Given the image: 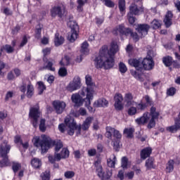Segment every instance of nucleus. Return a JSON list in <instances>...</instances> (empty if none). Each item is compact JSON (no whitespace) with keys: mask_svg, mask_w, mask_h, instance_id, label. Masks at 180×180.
I'll use <instances>...</instances> for the list:
<instances>
[{"mask_svg":"<svg viewBox=\"0 0 180 180\" xmlns=\"http://www.w3.org/2000/svg\"><path fill=\"white\" fill-rule=\"evenodd\" d=\"M136 113H137V108L131 107L129 108L128 115H129V116H134V115H136Z\"/></svg>","mask_w":180,"mask_h":180,"instance_id":"51","label":"nucleus"},{"mask_svg":"<svg viewBox=\"0 0 180 180\" xmlns=\"http://www.w3.org/2000/svg\"><path fill=\"white\" fill-rule=\"evenodd\" d=\"M19 30H20V27L19 25H17V26L12 30L13 34H16V33H18V32H19Z\"/></svg>","mask_w":180,"mask_h":180,"instance_id":"63","label":"nucleus"},{"mask_svg":"<svg viewBox=\"0 0 180 180\" xmlns=\"http://www.w3.org/2000/svg\"><path fill=\"white\" fill-rule=\"evenodd\" d=\"M105 136L108 139L112 140V146L115 148L119 147V143L120 142V139H122V134H120L119 131L112 128V127H107Z\"/></svg>","mask_w":180,"mask_h":180,"instance_id":"9","label":"nucleus"},{"mask_svg":"<svg viewBox=\"0 0 180 180\" xmlns=\"http://www.w3.org/2000/svg\"><path fill=\"white\" fill-rule=\"evenodd\" d=\"M51 51V49L50 48H46L45 49L43 50L44 53V61L45 62L44 66L41 68L40 70H49V71H56V68H53V62L49 60L47 61V59L46 58V56H49Z\"/></svg>","mask_w":180,"mask_h":180,"instance_id":"15","label":"nucleus"},{"mask_svg":"<svg viewBox=\"0 0 180 180\" xmlns=\"http://www.w3.org/2000/svg\"><path fill=\"white\" fill-rule=\"evenodd\" d=\"M31 165L33 168L37 169L41 167V161L37 158H34L31 160Z\"/></svg>","mask_w":180,"mask_h":180,"instance_id":"32","label":"nucleus"},{"mask_svg":"<svg viewBox=\"0 0 180 180\" xmlns=\"http://www.w3.org/2000/svg\"><path fill=\"white\" fill-rule=\"evenodd\" d=\"M146 167L147 169H153L155 168V166H154V159L149 158L146 162Z\"/></svg>","mask_w":180,"mask_h":180,"instance_id":"36","label":"nucleus"},{"mask_svg":"<svg viewBox=\"0 0 180 180\" xmlns=\"http://www.w3.org/2000/svg\"><path fill=\"white\" fill-rule=\"evenodd\" d=\"M129 65H131V67L136 68L135 70H131V74L136 78V79H139L141 82H144L145 79H147V76L143 73V65H141V63L139 60L137 59H129L128 61Z\"/></svg>","mask_w":180,"mask_h":180,"instance_id":"6","label":"nucleus"},{"mask_svg":"<svg viewBox=\"0 0 180 180\" xmlns=\"http://www.w3.org/2000/svg\"><path fill=\"white\" fill-rule=\"evenodd\" d=\"M109 102L105 98H99L94 103V108H106Z\"/></svg>","mask_w":180,"mask_h":180,"instance_id":"25","label":"nucleus"},{"mask_svg":"<svg viewBox=\"0 0 180 180\" xmlns=\"http://www.w3.org/2000/svg\"><path fill=\"white\" fill-rule=\"evenodd\" d=\"M141 101L143 103H146V106H151V105H153V100L148 95L143 96Z\"/></svg>","mask_w":180,"mask_h":180,"instance_id":"35","label":"nucleus"},{"mask_svg":"<svg viewBox=\"0 0 180 180\" xmlns=\"http://www.w3.org/2000/svg\"><path fill=\"white\" fill-rule=\"evenodd\" d=\"M124 102H126L127 106H131L134 101H133V94L131 93H127L124 96Z\"/></svg>","mask_w":180,"mask_h":180,"instance_id":"29","label":"nucleus"},{"mask_svg":"<svg viewBox=\"0 0 180 180\" xmlns=\"http://www.w3.org/2000/svg\"><path fill=\"white\" fill-rule=\"evenodd\" d=\"M58 129L61 133H64V131H65V124H59Z\"/></svg>","mask_w":180,"mask_h":180,"instance_id":"61","label":"nucleus"},{"mask_svg":"<svg viewBox=\"0 0 180 180\" xmlns=\"http://www.w3.org/2000/svg\"><path fill=\"white\" fill-rule=\"evenodd\" d=\"M172 12L167 11V13L165 15V18L164 19V22L166 26V27H169L171 25H172Z\"/></svg>","mask_w":180,"mask_h":180,"instance_id":"26","label":"nucleus"},{"mask_svg":"<svg viewBox=\"0 0 180 180\" xmlns=\"http://www.w3.org/2000/svg\"><path fill=\"white\" fill-rule=\"evenodd\" d=\"M12 168H13V171L14 172H18L19 171L20 168H22V165L19 162H12Z\"/></svg>","mask_w":180,"mask_h":180,"instance_id":"40","label":"nucleus"},{"mask_svg":"<svg viewBox=\"0 0 180 180\" xmlns=\"http://www.w3.org/2000/svg\"><path fill=\"white\" fill-rule=\"evenodd\" d=\"M27 98H32L33 96L34 89L33 88V85L31 84L27 86Z\"/></svg>","mask_w":180,"mask_h":180,"instance_id":"38","label":"nucleus"},{"mask_svg":"<svg viewBox=\"0 0 180 180\" xmlns=\"http://www.w3.org/2000/svg\"><path fill=\"white\" fill-rule=\"evenodd\" d=\"M112 34H115V36H117V34H120V36H131L132 39L134 40V41H139V35L137 33H133L131 30L129 28H125L124 25H120L115 27L112 30Z\"/></svg>","mask_w":180,"mask_h":180,"instance_id":"8","label":"nucleus"},{"mask_svg":"<svg viewBox=\"0 0 180 180\" xmlns=\"http://www.w3.org/2000/svg\"><path fill=\"white\" fill-rule=\"evenodd\" d=\"M151 153H153V150L150 148H146L141 151V160H146V158H148L150 155H151Z\"/></svg>","mask_w":180,"mask_h":180,"instance_id":"27","label":"nucleus"},{"mask_svg":"<svg viewBox=\"0 0 180 180\" xmlns=\"http://www.w3.org/2000/svg\"><path fill=\"white\" fill-rule=\"evenodd\" d=\"M37 84H38L39 94L41 95V94H43V92L46 89V85H44V83H43V82H38Z\"/></svg>","mask_w":180,"mask_h":180,"instance_id":"39","label":"nucleus"},{"mask_svg":"<svg viewBox=\"0 0 180 180\" xmlns=\"http://www.w3.org/2000/svg\"><path fill=\"white\" fill-rule=\"evenodd\" d=\"M141 65L146 71H151V70L154 68L155 63H154L153 58L149 57L143 58Z\"/></svg>","mask_w":180,"mask_h":180,"instance_id":"19","label":"nucleus"},{"mask_svg":"<svg viewBox=\"0 0 180 180\" xmlns=\"http://www.w3.org/2000/svg\"><path fill=\"white\" fill-rule=\"evenodd\" d=\"M174 164L175 162L172 160L168 161L167 164L166 165V172L171 173L174 171Z\"/></svg>","mask_w":180,"mask_h":180,"instance_id":"33","label":"nucleus"},{"mask_svg":"<svg viewBox=\"0 0 180 180\" xmlns=\"http://www.w3.org/2000/svg\"><path fill=\"white\" fill-rule=\"evenodd\" d=\"M148 107L147 104L142 103L141 101L139 103L136 104L137 110H145Z\"/></svg>","mask_w":180,"mask_h":180,"instance_id":"43","label":"nucleus"},{"mask_svg":"<svg viewBox=\"0 0 180 180\" xmlns=\"http://www.w3.org/2000/svg\"><path fill=\"white\" fill-rule=\"evenodd\" d=\"M93 120V117H88L86 118L82 125H77V122H75L74 118L70 115H68L65 119V123L68 127V134L69 136H74V133H75L76 130L77 136H79L82 130H83V131H86V130L89 129Z\"/></svg>","mask_w":180,"mask_h":180,"instance_id":"3","label":"nucleus"},{"mask_svg":"<svg viewBox=\"0 0 180 180\" xmlns=\"http://www.w3.org/2000/svg\"><path fill=\"white\" fill-rule=\"evenodd\" d=\"M172 64L174 68H180V65L178 63V61L173 60Z\"/></svg>","mask_w":180,"mask_h":180,"instance_id":"64","label":"nucleus"},{"mask_svg":"<svg viewBox=\"0 0 180 180\" xmlns=\"http://www.w3.org/2000/svg\"><path fill=\"white\" fill-rule=\"evenodd\" d=\"M13 96V92L8 91L6 95V101H8L10 98H12Z\"/></svg>","mask_w":180,"mask_h":180,"instance_id":"62","label":"nucleus"},{"mask_svg":"<svg viewBox=\"0 0 180 180\" xmlns=\"http://www.w3.org/2000/svg\"><path fill=\"white\" fill-rule=\"evenodd\" d=\"M68 26L71 29L68 36V40H69L70 43H74V41L78 39V30H79V27H78V24L75 21H69Z\"/></svg>","mask_w":180,"mask_h":180,"instance_id":"10","label":"nucleus"},{"mask_svg":"<svg viewBox=\"0 0 180 180\" xmlns=\"http://www.w3.org/2000/svg\"><path fill=\"white\" fill-rule=\"evenodd\" d=\"M35 37L37 39H40L41 37V27L37 28L36 34H35Z\"/></svg>","mask_w":180,"mask_h":180,"instance_id":"56","label":"nucleus"},{"mask_svg":"<svg viewBox=\"0 0 180 180\" xmlns=\"http://www.w3.org/2000/svg\"><path fill=\"white\" fill-rule=\"evenodd\" d=\"M85 116V115H86V110H85V108H81L79 111L78 113H75L74 114V116H75V117H78V116Z\"/></svg>","mask_w":180,"mask_h":180,"instance_id":"48","label":"nucleus"},{"mask_svg":"<svg viewBox=\"0 0 180 180\" xmlns=\"http://www.w3.org/2000/svg\"><path fill=\"white\" fill-rule=\"evenodd\" d=\"M41 178L42 180H50V172L46 171L41 174Z\"/></svg>","mask_w":180,"mask_h":180,"instance_id":"50","label":"nucleus"},{"mask_svg":"<svg viewBox=\"0 0 180 180\" xmlns=\"http://www.w3.org/2000/svg\"><path fill=\"white\" fill-rule=\"evenodd\" d=\"M144 12L143 6L138 7L136 4H131L129 7V13H128V20L130 25H134L136 22V18L133 17L134 15H141Z\"/></svg>","mask_w":180,"mask_h":180,"instance_id":"12","label":"nucleus"},{"mask_svg":"<svg viewBox=\"0 0 180 180\" xmlns=\"http://www.w3.org/2000/svg\"><path fill=\"white\" fill-rule=\"evenodd\" d=\"M88 154L90 157H94L96 154V149H89L88 150Z\"/></svg>","mask_w":180,"mask_h":180,"instance_id":"58","label":"nucleus"},{"mask_svg":"<svg viewBox=\"0 0 180 180\" xmlns=\"http://www.w3.org/2000/svg\"><path fill=\"white\" fill-rule=\"evenodd\" d=\"M14 142L15 144H21L22 143V139H20V136H15L14 138Z\"/></svg>","mask_w":180,"mask_h":180,"instance_id":"59","label":"nucleus"},{"mask_svg":"<svg viewBox=\"0 0 180 180\" xmlns=\"http://www.w3.org/2000/svg\"><path fill=\"white\" fill-rule=\"evenodd\" d=\"M32 143L35 147H41V153H47L49 149L55 146V154L53 156H49V161L51 164H54L56 161L68 158L70 157V150L67 148H63V142L60 140L53 141L51 138L47 135H41V136H34L32 139ZM58 153V151L61 150Z\"/></svg>","mask_w":180,"mask_h":180,"instance_id":"1","label":"nucleus"},{"mask_svg":"<svg viewBox=\"0 0 180 180\" xmlns=\"http://www.w3.org/2000/svg\"><path fill=\"white\" fill-rule=\"evenodd\" d=\"M115 164H116V156L115 155H112L110 158L108 159L107 165L110 168H115Z\"/></svg>","mask_w":180,"mask_h":180,"instance_id":"31","label":"nucleus"},{"mask_svg":"<svg viewBox=\"0 0 180 180\" xmlns=\"http://www.w3.org/2000/svg\"><path fill=\"white\" fill-rule=\"evenodd\" d=\"M52 105L58 115H61V113L65 110V108L67 107L65 102L61 101H53Z\"/></svg>","mask_w":180,"mask_h":180,"instance_id":"17","label":"nucleus"},{"mask_svg":"<svg viewBox=\"0 0 180 180\" xmlns=\"http://www.w3.org/2000/svg\"><path fill=\"white\" fill-rule=\"evenodd\" d=\"M58 75L60 77H65L67 75V69L61 68L58 71Z\"/></svg>","mask_w":180,"mask_h":180,"instance_id":"55","label":"nucleus"},{"mask_svg":"<svg viewBox=\"0 0 180 180\" xmlns=\"http://www.w3.org/2000/svg\"><path fill=\"white\" fill-rule=\"evenodd\" d=\"M119 51V46L117 42H112L110 50L108 46L104 45L100 49L99 55L94 60L96 68H105L110 70L115 65V54Z\"/></svg>","mask_w":180,"mask_h":180,"instance_id":"2","label":"nucleus"},{"mask_svg":"<svg viewBox=\"0 0 180 180\" xmlns=\"http://www.w3.org/2000/svg\"><path fill=\"white\" fill-rule=\"evenodd\" d=\"M131 162H129V159L126 157H123L122 158V168H127L128 165H130Z\"/></svg>","mask_w":180,"mask_h":180,"instance_id":"42","label":"nucleus"},{"mask_svg":"<svg viewBox=\"0 0 180 180\" xmlns=\"http://www.w3.org/2000/svg\"><path fill=\"white\" fill-rule=\"evenodd\" d=\"M119 70L122 74H124L127 71V67L124 63L120 62L119 64Z\"/></svg>","mask_w":180,"mask_h":180,"instance_id":"44","label":"nucleus"},{"mask_svg":"<svg viewBox=\"0 0 180 180\" xmlns=\"http://www.w3.org/2000/svg\"><path fill=\"white\" fill-rule=\"evenodd\" d=\"M119 9L122 13V15H124L126 13V1L120 0L119 1Z\"/></svg>","mask_w":180,"mask_h":180,"instance_id":"34","label":"nucleus"},{"mask_svg":"<svg viewBox=\"0 0 180 180\" xmlns=\"http://www.w3.org/2000/svg\"><path fill=\"white\" fill-rule=\"evenodd\" d=\"M86 88H83L80 92L81 96H86V105H91V101L94 100V95H95V88L96 85L92 82V77L90 75L85 77Z\"/></svg>","mask_w":180,"mask_h":180,"instance_id":"5","label":"nucleus"},{"mask_svg":"<svg viewBox=\"0 0 180 180\" xmlns=\"http://www.w3.org/2000/svg\"><path fill=\"white\" fill-rule=\"evenodd\" d=\"M94 165L96 168V172L99 178H101L102 180H109L110 176H112V170H108L106 173L102 171V165H101V160H98L94 162Z\"/></svg>","mask_w":180,"mask_h":180,"instance_id":"13","label":"nucleus"},{"mask_svg":"<svg viewBox=\"0 0 180 180\" xmlns=\"http://www.w3.org/2000/svg\"><path fill=\"white\" fill-rule=\"evenodd\" d=\"M180 129V112L179 115V119L175 120V124L174 126L167 127L166 130L167 131H170V133H175V131H178Z\"/></svg>","mask_w":180,"mask_h":180,"instance_id":"24","label":"nucleus"},{"mask_svg":"<svg viewBox=\"0 0 180 180\" xmlns=\"http://www.w3.org/2000/svg\"><path fill=\"white\" fill-rule=\"evenodd\" d=\"M151 27H153V29H160V27H161V22L155 19L151 22Z\"/></svg>","mask_w":180,"mask_h":180,"instance_id":"41","label":"nucleus"},{"mask_svg":"<svg viewBox=\"0 0 180 180\" xmlns=\"http://www.w3.org/2000/svg\"><path fill=\"white\" fill-rule=\"evenodd\" d=\"M29 39V37L27 35L22 36L21 42L20 44V47H23L24 46H26L27 44V40Z\"/></svg>","mask_w":180,"mask_h":180,"instance_id":"49","label":"nucleus"},{"mask_svg":"<svg viewBox=\"0 0 180 180\" xmlns=\"http://www.w3.org/2000/svg\"><path fill=\"white\" fill-rule=\"evenodd\" d=\"M72 101L73 102V103H75V106H82V105H84V106H86V108H87L89 112H90L91 113L95 112V109H94V108H92L90 105H86V101L85 98H82V96H81V95H79V94H74L72 95L71 97Z\"/></svg>","mask_w":180,"mask_h":180,"instance_id":"11","label":"nucleus"},{"mask_svg":"<svg viewBox=\"0 0 180 180\" xmlns=\"http://www.w3.org/2000/svg\"><path fill=\"white\" fill-rule=\"evenodd\" d=\"M172 57L165 56L162 58V63L166 67H171L173 63Z\"/></svg>","mask_w":180,"mask_h":180,"instance_id":"30","label":"nucleus"},{"mask_svg":"<svg viewBox=\"0 0 180 180\" xmlns=\"http://www.w3.org/2000/svg\"><path fill=\"white\" fill-rule=\"evenodd\" d=\"M160 112L157 111L155 107H151L150 112H146L143 114L141 117L135 120L137 124H147L148 129H153L155 126V120L158 119Z\"/></svg>","mask_w":180,"mask_h":180,"instance_id":"4","label":"nucleus"},{"mask_svg":"<svg viewBox=\"0 0 180 180\" xmlns=\"http://www.w3.org/2000/svg\"><path fill=\"white\" fill-rule=\"evenodd\" d=\"M39 130L41 131H46V120H41L39 124Z\"/></svg>","mask_w":180,"mask_h":180,"instance_id":"52","label":"nucleus"},{"mask_svg":"<svg viewBox=\"0 0 180 180\" xmlns=\"http://www.w3.org/2000/svg\"><path fill=\"white\" fill-rule=\"evenodd\" d=\"M9 151H11V145L8 144L7 141H4L0 146V157L2 158L1 161H0V168H5V167L11 165L8 156Z\"/></svg>","mask_w":180,"mask_h":180,"instance_id":"7","label":"nucleus"},{"mask_svg":"<svg viewBox=\"0 0 180 180\" xmlns=\"http://www.w3.org/2000/svg\"><path fill=\"white\" fill-rule=\"evenodd\" d=\"M136 30L141 34V37H144L148 34V30H150V25L147 24H139L137 25Z\"/></svg>","mask_w":180,"mask_h":180,"instance_id":"23","label":"nucleus"},{"mask_svg":"<svg viewBox=\"0 0 180 180\" xmlns=\"http://www.w3.org/2000/svg\"><path fill=\"white\" fill-rule=\"evenodd\" d=\"M104 4L108 8H113L115 6V3L110 0H104Z\"/></svg>","mask_w":180,"mask_h":180,"instance_id":"54","label":"nucleus"},{"mask_svg":"<svg viewBox=\"0 0 180 180\" xmlns=\"http://www.w3.org/2000/svg\"><path fill=\"white\" fill-rule=\"evenodd\" d=\"M75 175V173L72 171H68L65 172V176L68 179H70L71 178H73V176Z\"/></svg>","mask_w":180,"mask_h":180,"instance_id":"53","label":"nucleus"},{"mask_svg":"<svg viewBox=\"0 0 180 180\" xmlns=\"http://www.w3.org/2000/svg\"><path fill=\"white\" fill-rule=\"evenodd\" d=\"M54 43L56 47H58V46H61V44L64 43V37L60 36V34L58 32H56L55 34Z\"/></svg>","mask_w":180,"mask_h":180,"instance_id":"28","label":"nucleus"},{"mask_svg":"<svg viewBox=\"0 0 180 180\" xmlns=\"http://www.w3.org/2000/svg\"><path fill=\"white\" fill-rule=\"evenodd\" d=\"M176 94V89L175 87H170L167 90V96H174Z\"/></svg>","mask_w":180,"mask_h":180,"instance_id":"45","label":"nucleus"},{"mask_svg":"<svg viewBox=\"0 0 180 180\" xmlns=\"http://www.w3.org/2000/svg\"><path fill=\"white\" fill-rule=\"evenodd\" d=\"M88 47H89V44H88L86 41L82 44L80 49V53L82 55L80 56L79 58H77L76 59L77 63H81L82 61L83 56H88V54H89V49H88Z\"/></svg>","mask_w":180,"mask_h":180,"instance_id":"20","label":"nucleus"},{"mask_svg":"<svg viewBox=\"0 0 180 180\" xmlns=\"http://www.w3.org/2000/svg\"><path fill=\"white\" fill-rule=\"evenodd\" d=\"M4 50H6V53H13V50H15V49L11 45H5L0 49V57L2 56V51H4ZM4 68H5V63L0 60V75H3L1 71Z\"/></svg>","mask_w":180,"mask_h":180,"instance_id":"21","label":"nucleus"},{"mask_svg":"<svg viewBox=\"0 0 180 180\" xmlns=\"http://www.w3.org/2000/svg\"><path fill=\"white\" fill-rule=\"evenodd\" d=\"M81 86V79L79 77L76 76L74 77L73 81L71 82L67 86V90L69 92H74V91H77Z\"/></svg>","mask_w":180,"mask_h":180,"instance_id":"16","label":"nucleus"},{"mask_svg":"<svg viewBox=\"0 0 180 180\" xmlns=\"http://www.w3.org/2000/svg\"><path fill=\"white\" fill-rule=\"evenodd\" d=\"M65 12V8L63 6H54L51 10V15L52 18H56V16H58L59 18H63V15H64Z\"/></svg>","mask_w":180,"mask_h":180,"instance_id":"22","label":"nucleus"},{"mask_svg":"<svg viewBox=\"0 0 180 180\" xmlns=\"http://www.w3.org/2000/svg\"><path fill=\"white\" fill-rule=\"evenodd\" d=\"M115 104L114 106L116 110H122L124 108L123 104V96L122 94L117 93L114 96Z\"/></svg>","mask_w":180,"mask_h":180,"instance_id":"18","label":"nucleus"},{"mask_svg":"<svg viewBox=\"0 0 180 180\" xmlns=\"http://www.w3.org/2000/svg\"><path fill=\"white\" fill-rule=\"evenodd\" d=\"M133 133H134V129L133 128H127L124 130V134H126L128 139L133 138Z\"/></svg>","mask_w":180,"mask_h":180,"instance_id":"37","label":"nucleus"},{"mask_svg":"<svg viewBox=\"0 0 180 180\" xmlns=\"http://www.w3.org/2000/svg\"><path fill=\"white\" fill-rule=\"evenodd\" d=\"M86 1H83V0H77V11L79 12H82V7L84 6V5H85Z\"/></svg>","mask_w":180,"mask_h":180,"instance_id":"47","label":"nucleus"},{"mask_svg":"<svg viewBox=\"0 0 180 180\" xmlns=\"http://www.w3.org/2000/svg\"><path fill=\"white\" fill-rule=\"evenodd\" d=\"M30 117L32 119V124L34 127H37V120L40 117V111L39 110V105L32 107L30 110Z\"/></svg>","mask_w":180,"mask_h":180,"instance_id":"14","label":"nucleus"},{"mask_svg":"<svg viewBox=\"0 0 180 180\" xmlns=\"http://www.w3.org/2000/svg\"><path fill=\"white\" fill-rule=\"evenodd\" d=\"M117 177H118L120 180L124 179V172L120 170V171L118 172Z\"/></svg>","mask_w":180,"mask_h":180,"instance_id":"60","label":"nucleus"},{"mask_svg":"<svg viewBox=\"0 0 180 180\" xmlns=\"http://www.w3.org/2000/svg\"><path fill=\"white\" fill-rule=\"evenodd\" d=\"M125 176L128 178V179H133L134 177V172H129L125 174Z\"/></svg>","mask_w":180,"mask_h":180,"instance_id":"57","label":"nucleus"},{"mask_svg":"<svg viewBox=\"0 0 180 180\" xmlns=\"http://www.w3.org/2000/svg\"><path fill=\"white\" fill-rule=\"evenodd\" d=\"M60 65H63V66L68 65L70 64V58H68V56H65L60 61Z\"/></svg>","mask_w":180,"mask_h":180,"instance_id":"46","label":"nucleus"}]
</instances>
